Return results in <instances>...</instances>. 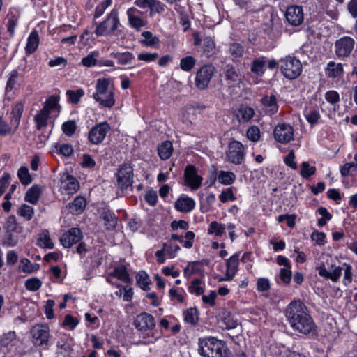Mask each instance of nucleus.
Segmentation results:
<instances>
[{"label": "nucleus", "instance_id": "39448f33", "mask_svg": "<svg viewBox=\"0 0 357 357\" xmlns=\"http://www.w3.org/2000/svg\"><path fill=\"white\" fill-rule=\"evenodd\" d=\"M280 68L284 76L289 79H296L302 72V64L296 57L287 56L280 60Z\"/></svg>", "mask_w": 357, "mask_h": 357}, {"label": "nucleus", "instance_id": "c03bdc74", "mask_svg": "<svg viewBox=\"0 0 357 357\" xmlns=\"http://www.w3.org/2000/svg\"><path fill=\"white\" fill-rule=\"evenodd\" d=\"M229 52L233 60L241 58L244 54V47L238 43H232L229 45Z\"/></svg>", "mask_w": 357, "mask_h": 357}, {"label": "nucleus", "instance_id": "e2e57ef3", "mask_svg": "<svg viewBox=\"0 0 357 357\" xmlns=\"http://www.w3.org/2000/svg\"><path fill=\"white\" fill-rule=\"evenodd\" d=\"M219 199L222 203H226L229 200L232 202L235 201L236 197L234 195L232 188H227L225 190H223L219 195Z\"/></svg>", "mask_w": 357, "mask_h": 357}, {"label": "nucleus", "instance_id": "603ef678", "mask_svg": "<svg viewBox=\"0 0 357 357\" xmlns=\"http://www.w3.org/2000/svg\"><path fill=\"white\" fill-rule=\"evenodd\" d=\"M196 60L192 56H187L181 59L180 67L184 71H190L195 66Z\"/></svg>", "mask_w": 357, "mask_h": 357}, {"label": "nucleus", "instance_id": "a211bd4d", "mask_svg": "<svg viewBox=\"0 0 357 357\" xmlns=\"http://www.w3.org/2000/svg\"><path fill=\"white\" fill-rule=\"evenodd\" d=\"M261 102L263 105V110L267 115L272 116L278 110L277 98L273 94L271 96H264L261 98Z\"/></svg>", "mask_w": 357, "mask_h": 357}, {"label": "nucleus", "instance_id": "dca6fc26", "mask_svg": "<svg viewBox=\"0 0 357 357\" xmlns=\"http://www.w3.org/2000/svg\"><path fill=\"white\" fill-rule=\"evenodd\" d=\"M319 275L327 280H331L333 282L339 281L341 276V268L339 266L332 265L329 269H327L324 265L317 268Z\"/></svg>", "mask_w": 357, "mask_h": 357}, {"label": "nucleus", "instance_id": "bf43d9fd", "mask_svg": "<svg viewBox=\"0 0 357 357\" xmlns=\"http://www.w3.org/2000/svg\"><path fill=\"white\" fill-rule=\"evenodd\" d=\"M142 36L144 38L142 43L146 45L152 46L159 43L158 38L153 36L150 31H144L142 33Z\"/></svg>", "mask_w": 357, "mask_h": 357}, {"label": "nucleus", "instance_id": "f704fd0d", "mask_svg": "<svg viewBox=\"0 0 357 357\" xmlns=\"http://www.w3.org/2000/svg\"><path fill=\"white\" fill-rule=\"evenodd\" d=\"M218 181L223 185H231L236 180V175L231 172L221 170L218 175Z\"/></svg>", "mask_w": 357, "mask_h": 357}, {"label": "nucleus", "instance_id": "864d4df0", "mask_svg": "<svg viewBox=\"0 0 357 357\" xmlns=\"http://www.w3.org/2000/svg\"><path fill=\"white\" fill-rule=\"evenodd\" d=\"M66 95L70 102L77 104L79 102L80 98L84 95V91L82 89L76 91L68 90L66 91Z\"/></svg>", "mask_w": 357, "mask_h": 357}, {"label": "nucleus", "instance_id": "7c9ffc66", "mask_svg": "<svg viewBox=\"0 0 357 357\" xmlns=\"http://www.w3.org/2000/svg\"><path fill=\"white\" fill-rule=\"evenodd\" d=\"M24 110V105L22 102L16 103L11 112V123L15 125L14 130L18 128L21 119L22 114Z\"/></svg>", "mask_w": 357, "mask_h": 357}, {"label": "nucleus", "instance_id": "c756f323", "mask_svg": "<svg viewBox=\"0 0 357 357\" xmlns=\"http://www.w3.org/2000/svg\"><path fill=\"white\" fill-rule=\"evenodd\" d=\"M110 276H113L120 280L124 283H130L131 282L129 273L125 266H119L114 268Z\"/></svg>", "mask_w": 357, "mask_h": 357}, {"label": "nucleus", "instance_id": "13d9d810", "mask_svg": "<svg viewBox=\"0 0 357 357\" xmlns=\"http://www.w3.org/2000/svg\"><path fill=\"white\" fill-rule=\"evenodd\" d=\"M246 135L248 139L254 142H257L260 139V130L259 128L256 126H250L246 132Z\"/></svg>", "mask_w": 357, "mask_h": 357}, {"label": "nucleus", "instance_id": "20e7f679", "mask_svg": "<svg viewBox=\"0 0 357 357\" xmlns=\"http://www.w3.org/2000/svg\"><path fill=\"white\" fill-rule=\"evenodd\" d=\"M116 177L118 189L122 193L132 190L133 170L130 165L126 163L121 165L116 173Z\"/></svg>", "mask_w": 357, "mask_h": 357}, {"label": "nucleus", "instance_id": "a19ab883", "mask_svg": "<svg viewBox=\"0 0 357 357\" xmlns=\"http://www.w3.org/2000/svg\"><path fill=\"white\" fill-rule=\"evenodd\" d=\"M341 268V274L344 272L343 283L345 286H347L352 282L353 273L352 267L347 263H343L341 266H339Z\"/></svg>", "mask_w": 357, "mask_h": 357}, {"label": "nucleus", "instance_id": "5701e85b", "mask_svg": "<svg viewBox=\"0 0 357 357\" xmlns=\"http://www.w3.org/2000/svg\"><path fill=\"white\" fill-rule=\"evenodd\" d=\"M225 77L229 86H233L241 81V75L232 65L228 64L225 68Z\"/></svg>", "mask_w": 357, "mask_h": 357}, {"label": "nucleus", "instance_id": "4be33fe9", "mask_svg": "<svg viewBox=\"0 0 357 357\" xmlns=\"http://www.w3.org/2000/svg\"><path fill=\"white\" fill-rule=\"evenodd\" d=\"M175 208L182 213H188L195 207V202L193 199L187 197H180L175 202Z\"/></svg>", "mask_w": 357, "mask_h": 357}, {"label": "nucleus", "instance_id": "ea45409f", "mask_svg": "<svg viewBox=\"0 0 357 357\" xmlns=\"http://www.w3.org/2000/svg\"><path fill=\"white\" fill-rule=\"evenodd\" d=\"M99 52L98 51L91 52L86 56L82 59L81 64L86 67L98 66Z\"/></svg>", "mask_w": 357, "mask_h": 357}, {"label": "nucleus", "instance_id": "79ce46f5", "mask_svg": "<svg viewBox=\"0 0 357 357\" xmlns=\"http://www.w3.org/2000/svg\"><path fill=\"white\" fill-rule=\"evenodd\" d=\"M50 114L46 112V109H42L38 114H37L34 120L36 123L38 130H40L43 127L47 125Z\"/></svg>", "mask_w": 357, "mask_h": 357}, {"label": "nucleus", "instance_id": "c85d7f7f", "mask_svg": "<svg viewBox=\"0 0 357 357\" xmlns=\"http://www.w3.org/2000/svg\"><path fill=\"white\" fill-rule=\"evenodd\" d=\"M111 56L116 59L118 63L121 65L130 64L135 59L133 54L128 51L123 52H112Z\"/></svg>", "mask_w": 357, "mask_h": 357}, {"label": "nucleus", "instance_id": "338daca9", "mask_svg": "<svg viewBox=\"0 0 357 357\" xmlns=\"http://www.w3.org/2000/svg\"><path fill=\"white\" fill-rule=\"evenodd\" d=\"M112 0H104L102 1L96 8L94 18L96 19L100 17L104 13L105 9L112 4Z\"/></svg>", "mask_w": 357, "mask_h": 357}, {"label": "nucleus", "instance_id": "58836bf2", "mask_svg": "<svg viewBox=\"0 0 357 357\" xmlns=\"http://www.w3.org/2000/svg\"><path fill=\"white\" fill-rule=\"evenodd\" d=\"M4 229L6 231L5 233L22 231V227L18 225L16 218L13 215L7 218L4 225Z\"/></svg>", "mask_w": 357, "mask_h": 357}, {"label": "nucleus", "instance_id": "680f3d73", "mask_svg": "<svg viewBox=\"0 0 357 357\" xmlns=\"http://www.w3.org/2000/svg\"><path fill=\"white\" fill-rule=\"evenodd\" d=\"M167 247H168V244L164 243L163 248L162 250L156 251L155 256L157 257V261L159 264H163L165 262V253L168 255L169 257H170V258L174 257V255H172L169 252V250L167 249Z\"/></svg>", "mask_w": 357, "mask_h": 357}, {"label": "nucleus", "instance_id": "f03ea898", "mask_svg": "<svg viewBox=\"0 0 357 357\" xmlns=\"http://www.w3.org/2000/svg\"><path fill=\"white\" fill-rule=\"evenodd\" d=\"M198 353L203 357H229L230 351L224 341L213 337L199 339Z\"/></svg>", "mask_w": 357, "mask_h": 357}, {"label": "nucleus", "instance_id": "3c124183", "mask_svg": "<svg viewBox=\"0 0 357 357\" xmlns=\"http://www.w3.org/2000/svg\"><path fill=\"white\" fill-rule=\"evenodd\" d=\"M316 172L315 166H310L309 162H303L301 165L300 174L303 178H307L314 175Z\"/></svg>", "mask_w": 357, "mask_h": 357}, {"label": "nucleus", "instance_id": "c9c22d12", "mask_svg": "<svg viewBox=\"0 0 357 357\" xmlns=\"http://www.w3.org/2000/svg\"><path fill=\"white\" fill-rule=\"evenodd\" d=\"M101 217L105 221V225L107 229H112L116 225V218L114 214L109 210H104Z\"/></svg>", "mask_w": 357, "mask_h": 357}, {"label": "nucleus", "instance_id": "4468645a", "mask_svg": "<svg viewBox=\"0 0 357 357\" xmlns=\"http://www.w3.org/2000/svg\"><path fill=\"white\" fill-rule=\"evenodd\" d=\"M185 181L191 189H198L202 182V178L197 173L196 168L193 165H188L184 173Z\"/></svg>", "mask_w": 357, "mask_h": 357}, {"label": "nucleus", "instance_id": "6e6d98bb", "mask_svg": "<svg viewBox=\"0 0 357 357\" xmlns=\"http://www.w3.org/2000/svg\"><path fill=\"white\" fill-rule=\"evenodd\" d=\"M42 285L41 281L38 278H32L26 280L25 287L31 291H38Z\"/></svg>", "mask_w": 357, "mask_h": 357}, {"label": "nucleus", "instance_id": "a18cd8bd", "mask_svg": "<svg viewBox=\"0 0 357 357\" xmlns=\"http://www.w3.org/2000/svg\"><path fill=\"white\" fill-rule=\"evenodd\" d=\"M20 77H22V75L17 70H13L10 73L6 86V92L10 91L16 87Z\"/></svg>", "mask_w": 357, "mask_h": 357}, {"label": "nucleus", "instance_id": "bb28decb", "mask_svg": "<svg viewBox=\"0 0 357 357\" xmlns=\"http://www.w3.org/2000/svg\"><path fill=\"white\" fill-rule=\"evenodd\" d=\"M41 190L37 185L31 186L26 192L24 200L30 204H36L40 197Z\"/></svg>", "mask_w": 357, "mask_h": 357}, {"label": "nucleus", "instance_id": "2f4dec72", "mask_svg": "<svg viewBox=\"0 0 357 357\" xmlns=\"http://www.w3.org/2000/svg\"><path fill=\"white\" fill-rule=\"evenodd\" d=\"M38 245L43 248L52 249L54 248V243L50 236L47 230L43 229L39 234L38 238Z\"/></svg>", "mask_w": 357, "mask_h": 357}, {"label": "nucleus", "instance_id": "de8ad7c7", "mask_svg": "<svg viewBox=\"0 0 357 357\" xmlns=\"http://www.w3.org/2000/svg\"><path fill=\"white\" fill-rule=\"evenodd\" d=\"M20 268L22 272L31 273L39 269V264H32L31 261L26 258H23L20 261Z\"/></svg>", "mask_w": 357, "mask_h": 357}, {"label": "nucleus", "instance_id": "5fc2aeb1", "mask_svg": "<svg viewBox=\"0 0 357 357\" xmlns=\"http://www.w3.org/2000/svg\"><path fill=\"white\" fill-rule=\"evenodd\" d=\"M184 320L192 324L195 325L198 320L197 311L195 308H189L184 312Z\"/></svg>", "mask_w": 357, "mask_h": 357}, {"label": "nucleus", "instance_id": "4c0bfd02", "mask_svg": "<svg viewBox=\"0 0 357 357\" xmlns=\"http://www.w3.org/2000/svg\"><path fill=\"white\" fill-rule=\"evenodd\" d=\"M118 27V24H98L95 32L97 36H105L114 32Z\"/></svg>", "mask_w": 357, "mask_h": 357}, {"label": "nucleus", "instance_id": "72a5a7b5", "mask_svg": "<svg viewBox=\"0 0 357 357\" xmlns=\"http://www.w3.org/2000/svg\"><path fill=\"white\" fill-rule=\"evenodd\" d=\"M266 60L264 56L259 57L253 61L251 66L252 73L257 76H261L265 72Z\"/></svg>", "mask_w": 357, "mask_h": 357}, {"label": "nucleus", "instance_id": "393cba45", "mask_svg": "<svg viewBox=\"0 0 357 357\" xmlns=\"http://www.w3.org/2000/svg\"><path fill=\"white\" fill-rule=\"evenodd\" d=\"M39 41L38 33L34 29L31 32L27 38V43L24 48L26 54L30 55L35 52L38 47Z\"/></svg>", "mask_w": 357, "mask_h": 357}, {"label": "nucleus", "instance_id": "0e129e2a", "mask_svg": "<svg viewBox=\"0 0 357 357\" xmlns=\"http://www.w3.org/2000/svg\"><path fill=\"white\" fill-rule=\"evenodd\" d=\"M201 280L199 279L194 280L189 286V291L199 296L204 293V288L200 286Z\"/></svg>", "mask_w": 357, "mask_h": 357}, {"label": "nucleus", "instance_id": "052dcab7", "mask_svg": "<svg viewBox=\"0 0 357 357\" xmlns=\"http://www.w3.org/2000/svg\"><path fill=\"white\" fill-rule=\"evenodd\" d=\"M256 288L259 292L268 291L271 288V283L266 278H259L257 280Z\"/></svg>", "mask_w": 357, "mask_h": 357}, {"label": "nucleus", "instance_id": "f8f14e48", "mask_svg": "<svg viewBox=\"0 0 357 357\" xmlns=\"http://www.w3.org/2000/svg\"><path fill=\"white\" fill-rule=\"evenodd\" d=\"M82 238V231L79 228L73 227L62 234L60 242L64 248H70L74 244L79 243Z\"/></svg>", "mask_w": 357, "mask_h": 357}, {"label": "nucleus", "instance_id": "6e6552de", "mask_svg": "<svg viewBox=\"0 0 357 357\" xmlns=\"http://www.w3.org/2000/svg\"><path fill=\"white\" fill-rule=\"evenodd\" d=\"M214 73L215 68L213 66L210 64L203 66L197 72L195 86L201 90L206 89Z\"/></svg>", "mask_w": 357, "mask_h": 357}, {"label": "nucleus", "instance_id": "412c9836", "mask_svg": "<svg viewBox=\"0 0 357 357\" xmlns=\"http://www.w3.org/2000/svg\"><path fill=\"white\" fill-rule=\"evenodd\" d=\"M254 115V109L247 105H241L234 112V116L240 123H248Z\"/></svg>", "mask_w": 357, "mask_h": 357}, {"label": "nucleus", "instance_id": "9d476101", "mask_svg": "<svg viewBox=\"0 0 357 357\" xmlns=\"http://www.w3.org/2000/svg\"><path fill=\"white\" fill-rule=\"evenodd\" d=\"M273 134L277 142L287 144L294 139V128L289 123H279L275 126Z\"/></svg>", "mask_w": 357, "mask_h": 357}, {"label": "nucleus", "instance_id": "4d7b16f0", "mask_svg": "<svg viewBox=\"0 0 357 357\" xmlns=\"http://www.w3.org/2000/svg\"><path fill=\"white\" fill-rule=\"evenodd\" d=\"M77 128L76 122L73 120H69L62 124V130L68 136H72Z\"/></svg>", "mask_w": 357, "mask_h": 357}, {"label": "nucleus", "instance_id": "e433bc0d", "mask_svg": "<svg viewBox=\"0 0 357 357\" xmlns=\"http://www.w3.org/2000/svg\"><path fill=\"white\" fill-rule=\"evenodd\" d=\"M17 213L25 220L29 221L33 218L35 211L32 206L24 204L18 208Z\"/></svg>", "mask_w": 357, "mask_h": 357}, {"label": "nucleus", "instance_id": "a878e982", "mask_svg": "<svg viewBox=\"0 0 357 357\" xmlns=\"http://www.w3.org/2000/svg\"><path fill=\"white\" fill-rule=\"evenodd\" d=\"M86 205V199L83 197H77L73 202L69 203L68 208L73 214H79L85 208Z\"/></svg>", "mask_w": 357, "mask_h": 357}, {"label": "nucleus", "instance_id": "09e8293b", "mask_svg": "<svg viewBox=\"0 0 357 357\" xmlns=\"http://www.w3.org/2000/svg\"><path fill=\"white\" fill-rule=\"evenodd\" d=\"M17 176L23 185H27L32 182V178L26 167H21L18 169Z\"/></svg>", "mask_w": 357, "mask_h": 357}, {"label": "nucleus", "instance_id": "1a4fd4ad", "mask_svg": "<svg viewBox=\"0 0 357 357\" xmlns=\"http://www.w3.org/2000/svg\"><path fill=\"white\" fill-rule=\"evenodd\" d=\"M110 128L109 125L107 122L96 124L89 132L88 139L89 142L93 144L102 143Z\"/></svg>", "mask_w": 357, "mask_h": 357}, {"label": "nucleus", "instance_id": "473e14b6", "mask_svg": "<svg viewBox=\"0 0 357 357\" xmlns=\"http://www.w3.org/2000/svg\"><path fill=\"white\" fill-rule=\"evenodd\" d=\"M22 232H8L5 233L2 245L6 247H14L18 243Z\"/></svg>", "mask_w": 357, "mask_h": 357}, {"label": "nucleus", "instance_id": "ddd939ff", "mask_svg": "<svg viewBox=\"0 0 357 357\" xmlns=\"http://www.w3.org/2000/svg\"><path fill=\"white\" fill-rule=\"evenodd\" d=\"M134 325L142 332L151 331L155 326V319L151 314L143 312L136 317Z\"/></svg>", "mask_w": 357, "mask_h": 357}, {"label": "nucleus", "instance_id": "f3484780", "mask_svg": "<svg viewBox=\"0 0 357 357\" xmlns=\"http://www.w3.org/2000/svg\"><path fill=\"white\" fill-rule=\"evenodd\" d=\"M135 3L139 8H149L151 15L162 13L165 8V6L158 0H135Z\"/></svg>", "mask_w": 357, "mask_h": 357}, {"label": "nucleus", "instance_id": "aec40b11", "mask_svg": "<svg viewBox=\"0 0 357 357\" xmlns=\"http://www.w3.org/2000/svg\"><path fill=\"white\" fill-rule=\"evenodd\" d=\"M285 17L287 22H303V12L301 6H291L287 8Z\"/></svg>", "mask_w": 357, "mask_h": 357}, {"label": "nucleus", "instance_id": "6ab92c4d", "mask_svg": "<svg viewBox=\"0 0 357 357\" xmlns=\"http://www.w3.org/2000/svg\"><path fill=\"white\" fill-rule=\"evenodd\" d=\"M238 254H234L227 261L225 278L220 281H230L233 279L238 271Z\"/></svg>", "mask_w": 357, "mask_h": 357}, {"label": "nucleus", "instance_id": "cd10ccee", "mask_svg": "<svg viewBox=\"0 0 357 357\" xmlns=\"http://www.w3.org/2000/svg\"><path fill=\"white\" fill-rule=\"evenodd\" d=\"M173 152L172 143L170 141H165L158 147V153L159 157L163 160L169 159Z\"/></svg>", "mask_w": 357, "mask_h": 357}, {"label": "nucleus", "instance_id": "2eb2a0df", "mask_svg": "<svg viewBox=\"0 0 357 357\" xmlns=\"http://www.w3.org/2000/svg\"><path fill=\"white\" fill-rule=\"evenodd\" d=\"M61 188L67 194H74L79 188L78 181L73 176L65 173L61 176Z\"/></svg>", "mask_w": 357, "mask_h": 357}, {"label": "nucleus", "instance_id": "7ed1b4c3", "mask_svg": "<svg viewBox=\"0 0 357 357\" xmlns=\"http://www.w3.org/2000/svg\"><path fill=\"white\" fill-rule=\"evenodd\" d=\"M109 79H98L96 85V92L93 93V98L100 107L112 108L115 105L114 93L109 88Z\"/></svg>", "mask_w": 357, "mask_h": 357}, {"label": "nucleus", "instance_id": "69168bd1", "mask_svg": "<svg viewBox=\"0 0 357 357\" xmlns=\"http://www.w3.org/2000/svg\"><path fill=\"white\" fill-rule=\"evenodd\" d=\"M139 15L140 12L135 8H130L127 10L129 22H142Z\"/></svg>", "mask_w": 357, "mask_h": 357}, {"label": "nucleus", "instance_id": "37998d69", "mask_svg": "<svg viewBox=\"0 0 357 357\" xmlns=\"http://www.w3.org/2000/svg\"><path fill=\"white\" fill-rule=\"evenodd\" d=\"M136 280L139 286L145 291L149 289V285L151 284V280L149 279V275L144 271L139 272L136 275Z\"/></svg>", "mask_w": 357, "mask_h": 357}, {"label": "nucleus", "instance_id": "f257e3e1", "mask_svg": "<svg viewBox=\"0 0 357 357\" xmlns=\"http://www.w3.org/2000/svg\"><path fill=\"white\" fill-rule=\"evenodd\" d=\"M291 327L296 331L307 335L315 331L316 325L305 304L301 301H293L287 306L285 313Z\"/></svg>", "mask_w": 357, "mask_h": 357}, {"label": "nucleus", "instance_id": "0eeeda50", "mask_svg": "<svg viewBox=\"0 0 357 357\" xmlns=\"http://www.w3.org/2000/svg\"><path fill=\"white\" fill-rule=\"evenodd\" d=\"M33 342L35 345L47 349L50 335L49 326L45 324H36L31 331Z\"/></svg>", "mask_w": 357, "mask_h": 357}, {"label": "nucleus", "instance_id": "8fccbe9b", "mask_svg": "<svg viewBox=\"0 0 357 357\" xmlns=\"http://www.w3.org/2000/svg\"><path fill=\"white\" fill-rule=\"evenodd\" d=\"M225 229L224 225L213 221L210 223L208 232L210 234H214L217 236H221L225 233Z\"/></svg>", "mask_w": 357, "mask_h": 357}, {"label": "nucleus", "instance_id": "9b49d317", "mask_svg": "<svg viewBox=\"0 0 357 357\" xmlns=\"http://www.w3.org/2000/svg\"><path fill=\"white\" fill-rule=\"evenodd\" d=\"M355 41L349 36H344L335 43V54L339 58L349 56L354 47Z\"/></svg>", "mask_w": 357, "mask_h": 357}, {"label": "nucleus", "instance_id": "49530a36", "mask_svg": "<svg viewBox=\"0 0 357 357\" xmlns=\"http://www.w3.org/2000/svg\"><path fill=\"white\" fill-rule=\"evenodd\" d=\"M204 53L208 56H211L216 53L215 45L214 40L211 38L204 39L203 43Z\"/></svg>", "mask_w": 357, "mask_h": 357}, {"label": "nucleus", "instance_id": "b1692460", "mask_svg": "<svg viewBox=\"0 0 357 357\" xmlns=\"http://www.w3.org/2000/svg\"><path fill=\"white\" fill-rule=\"evenodd\" d=\"M344 73L343 66L340 63H336L333 61H329L325 68V75L328 78L340 77Z\"/></svg>", "mask_w": 357, "mask_h": 357}, {"label": "nucleus", "instance_id": "423d86ee", "mask_svg": "<svg viewBox=\"0 0 357 357\" xmlns=\"http://www.w3.org/2000/svg\"><path fill=\"white\" fill-rule=\"evenodd\" d=\"M227 160L234 165H240L245 159V153L241 142L233 140L229 142L226 152Z\"/></svg>", "mask_w": 357, "mask_h": 357}, {"label": "nucleus", "instance_id": "774afa93", "mask_svg": "<svg viewBox=\"0 0 357 357\" xmlns=\"http://www.w3.org/2000/svg\"><path fill=\"white\" fill-rule=\"evenodd\" d=\"M305 116L307 122L311 125H314L317 123L320 119V114L316 109L310 110L306 112Z\"/></svg>", "mask_w": 357, "mask_h": 357}]
</instances>
